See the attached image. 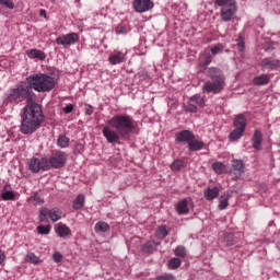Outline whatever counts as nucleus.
<instances>
[{"mask_svg":"<svg viewBox=\"0 0 280 280\" xmlns=\"http://www.w3.org/2000/svg\"><path fill=\"white\" fill-rule=\"evenodd\" d=\"M27 90L20 86L10 91L8 100L9 102H16L19 97L26 98V106L21 115L20 130L22 135H34L45 124V114L43 113V106L34 102L32 97H27Z\"/></svg>","mask_w":280,"mask_h":280,"instance_id":"f257e3e1","label":"nucleus"},{"mask_svg":"<svg viewBox=\"0 0 280 280\" xmlns=\"http://www.w3.org/2000/svg\"><path fill=\"white\" fill-rule=\"evenodd\" d=\"M103 128V137L107 143H120L121 137H128L135 130V121L129 115H116L107 120Z\"/></svg>","mask_w":280,"mask_h":280,"instance_id":"f03ea898","label":"nucleus"},{"mask_svg":"<svg viewBox=\"0 0 280 280\" xmlns=\"http://www.w3.org/2000/svg\"><path fill=\"white\" fill-rule=\"evenodd\" d=\"M69 155L65 151L56 150L47 158L42 159L32 158L28 162V170L33 174H38V172H49V170H62L67 165Z\"/></svg>","mask_w":280,"mask_h":280,"instance_id":"7ed1b4c3","label":"nucleus"},{"mask_svg":"<svg viewBox=\"0 0 280 280\" xmlns=\"http://www.w3.org/2000/svg\"><path fill=\"white\" fill-rule=\"evenodd\" d=\"M26 81L31 89L37 91V93H49V91H54L58 84L56 78L42 72L27 77Z\"/></svg>","mask_w":280,"mask_h":280,"instance_id":"20e7f679","label":"nucleus"},{"mask_svg":"<svg viewBox=\"0 0 280 280\" xmlns=\"http://www.w3.org/2000/svg\"><path fill=\"white\" fill-rule=\"evenodd\" d=\"M209 77L211 81L205 83L202 88L203 93H213L214 95L222 93L226 85L224 74L218 68L212 67L209 69Z\"/></svg>","mask_w":280,"mask_h":280,"instance_id":"39448f33","label":"nucleus"},{"mask_svg":"<svg viewBox=\"0 0 280 280\" xmlns=\"http://www.w3.org/2000/svg\"><path fill=\"white\" fill-rule=\"evenodd\" d=\"M176 143H187L189 152H200L205 148L202 140L196 139L191 130H182L175 135Z\"/></svg>","mask_w":280,"mask_h":280,"instance_id":"423d86ee","label":"nucleus"},{"mask_svg":"<svg viewBox=\"0 0 280 280\" xmlns=\"http://www.w3.org/2000/svg\"><path fill=\"white\" fill-rule=\"evenodd\" d=\"M214 4L222 8L220 12L221 21L229 23V21L235 19V14H237L235 0H214Z\"/></svg>","mask_w":280,"mask_h":280,"instance_id":"0eeeda50","label":"nucleus"},{"mask_svg":"<svg viewBox=\"0 0 280 280\" xmlns=\"http://www.w3.org/2000/svg\"><path fill=\"white\" fill-rule=\"evenodd\" d=\"M47 217L52 222H58L59 220H62V210L59 208H51L47 209L45 207L39 209V222H45L47 220Z\"/></svg>","mask_w":280,"mask_h":280,"instance_id":"6e6552de","label":"nucleus"},{"mask_svg":"<svg viewBox=\"0 0 280 280\" xmlns=\"http://www.w3.org/2000/svg\"><path fill=\"white\" fill-rule=\"evenodd\" d=\"M132 8L138 14H143L154 8V2L152 0H133Z\"/></svg>","mask_w":280,"mask_h":280,"instance_id":"1a4fd4ad","label":"nucleus"},{"mask_svg":"<svg viewBox=\"0 0 280 280\" xmlns=\"http://www.w3.org/2000/svg\"><path fill=\"white\" fill-rule=\"evenodd\" d=\"M78 40H80V35H78V33H69L56 38L57 45H62L63 47L74 45V43H78Z\"/></svg>","mask_w":280,"mask_h":280,"instance_id":"9d476101","label":"nucleus"},{"mask_svg":"<svg viewBox=\"0 0 280 280\" xmlns=\"http://www.w3.org/2000/svg\"><path fill=\"white\" fill-rule=\"evenodd\" d=\"M109 65H121L126 62V54L121 50H114L108 57Z\"/></svg>","mask_w":280,"mask_h":280,"instance_id":"9b49d317","label":"nucleus"},{"mask_svg":"<svg viewBox=\"0 0 280 280\" xmlns=\"http://www.w3.org/2000/svg\"><path fill=\"white\" fill-rule=\"evenodd\" d=\"M189 202H191V198H184L176 203L175 209L178 215H187L189 213Z\"/></svg>","mask_w":280,"mask_h":280,"instance_id":"f8f14e48","label":"nucleus"},{"mask_svg":"<svg viewBox=\"0 0 280 280\" xmlns=\"http://www.w3.org/2000/svg\"><path fill=\"white\" fill-rule=\"evenodd\" d=\"M55 233H57L58 237H71V228L60 222L56 225Z\"/></svg>","mask_w":280,"mask_h":280,"instance_id":"ddd939ff","label":"nucleus"},{"mask_svg":"<svg viewBox=\"0 0 280 280\" xmlns=\"http://www.w3.org/2000/svg\"><path fill=\"white\" fill-rule=\"evenodd\" d=\"M260 67H262V69H279L280 67V60L279 59H270V58H265L261 60L260 62Z\"/></svg>","mask_w":280,"mask_h":280,"instance_id":"4468645a","label":"nucleus"},{"mask_svg":"<svg viewBox=\"0 0 280 280\" xmlns=\"http://www.w3.org/2000/svg\"><path fill=\"white\" fill-rule=\"evenodd\" d=\"M264 141V135L261 133V130L256 129L254 131V136L252 138V143L254 150H261V143Z\"/></svg>","mask_w":280,"mask_h":280,"instance_id":"2eb2a0df","label":"nucleus"},{"mask_svg":"<svg viewBox=\"0 0 280 280\" xmlns=\"http://www.w3.org/2000/svg\"><path fill=\"white\" fill-rule=\"evenodd\" d=\"M233 126L234 128H238L240 130L246 131V126H247L246 116H244V114H237L236 116H234Z\"/></svg>","mask_w":280,"mask_h":280,"instance_id":"dca6fc26","label":"nucleus"},{"mask_svg":"<svg viewBox=\"0 0 280 280\" xmlns=\"http://www.w3.org/2000/svg\"><path fill=\"white\" fill-rule=\"evenodd\" d=\"M26 56L28 58H31L32 60L36 59L37 60H45L47 58V55L45 54V51L40 50V49H30L26 51Z\"/></svg>","mask_w":280,"mask_h":280,"instance_id":"f3484780","label":"nucleus"},{"mask_svg":"<svg viewBox=\"0 0 280 280\" xmlns=\"http://www.w3.org/2000/svg\"><path fill=\"white\" fill-rule=\"evenodd\" d=\"M205 198L206 200H215V198H218V196H220V188L218 186L211 188L208 187L205 191H203Z\"/></svg>","mask_w":280,"mask_h":280,"instance_id":"a211bd4d","label":"nucleus"},{"mask_svg":"<svg viewBox=\"0 0 280 280\" xmlns=\"http://www.w3.org/2000/svg\"><path fill=\"white\" fill-rule=\"evenodd\" d=\"M253 84L255 86H266V84H270V75L260 74L253 79Z\"/></svg>","mask_w":280,"mask_h":280,"instance_id":"6ab92c4d","label":"nucleus"},{"mask_svg":"<svg viewBox=\"0 0 280 280\" xmlns=\"http://www.w3.org/2000/svg\"><path fill=\"white\" fill-rule=\"evenodd\" d=\"M84 202H86V197L82 194H79L72 202V209H74L75 211L84 209Z\"/></svg>","mask_w":280,"mask_h":280,"instance_id":"aec40b11","label":"nucleus"},{"mask_svg":"<svg viewBox=\"0 0 280 280\" xmlns=\"http://www.w3.org/2000/svg\"><path fill=\"white\" fill-rule=\"evenodd\" d=\"M95 233H108L110 225L107 222L98 221L94 226Z\"/></svg>","mask_w":280,"mask_h":280,"instance_id":"412c9836","label":"nucleus"},{"mask_svg":"<svg viewBox=\"0 0 280 280\" xmlns=\"http://www.w3.org/2000/svg\"><path fill=\"white\" fill-rule=\"evenodd\" d=\"M24 261L26 264H34L35 266H38V264H42L43 260H40V257L36 256L34 253H30L25 256Z\"/></svg>","mask_w":280,"mask_h":280,"instance_id":"4be33fe9","label":"nucleus"},{"mask_svg":"<svg viewBox=\"0 0 280 280\" xmlns=\"http://www.w3.org/2000/svg\"><path fill=\"white\" fill-rule=\"evenodd\" d=\"M244 132H246L244 129L234 128V130L229 136V140L238 141V139H242V137H244Z\"/></svg>","mask_w":280,"mask_h":280,"instance_id":"5701e85b","label":"nucleus"},{"mask_svg":"<svg viewBox=\"0 0 280 280\" xmlns=\"http://www.w3.org/2000/svg\"><path fill=\"white\" fill-rule=\"evenodd\" d=\"M170 235V231L167 230V225H160L155 231V237H160V240H165Z\"/></svg>","mask_w":280,"mask_h":280,"instance_id":"b1692460","label":"nucleus"},{"mask_svg":"<svg viewBox=\"0 0 280 280\" xmlns=\"http://www.w3.org/2000/svg\"><path fill=\"white\" fill-rule=\"evenodd\" d=\"M183 261L179 258H171L167 262L168 270H178Z\"/></svg>","mask_w":280,"mask_h":280,"instance_id":"393cba45","label":"nucleus"},{"mask_svg":"<svg viewBox=\"0 0 280 280\" xmlns=\"http://www.w3.org/2000/svg\"><path fill=\"white\" fill-rule=\"evenodd\" d=\"M230 198H231V195H229V194H223L221 196L220 201H219L220 211H224V209H226V207H229Z\"/></svg>","mask_w":280,"mask_h":280,"instance_id":"a878e982","label":"nucleus"},{"mask_svg":"<svg viewBox=\"0 0 280 280\" xmlns=\"http://www.w3.org/2000/svg\"><path fill=\"white\" fill-rule=\"evenodd\" d=\"M189 100L190 102H194L195 104H197L199 108H205L206 106L205 97L200 96V94H195Z\"/></svg>","mask_w":280,"mask_h":280,"instance_id":"bb28decb","label":"nucleus"},{"mask_svg":"<svg viewBox=\"0 0 280 280\" xmlns=\"http://www.w3.org/2000/svg\"><path fill=\"white\" fill-rule=\"evenodd\" d=\"M183 167H185V161L180 159L173 161V163L171 164L172 172H180Z\"/></svg>","mask_w":280,"mask_h":280,"instance_id":"cd10ccee","label":"nucleus"},{"mask_svg":"<svg viewBox=\"0 0 280 280\" xmlns=\"http://www.w3.org/2000/svg\"><path fill=\"white\" fill-rule=\"evenodd\" d=\"M232 168L235 172H240L241 174H244V161H242V160H233L232 161Z\"/></svg>","mask_w":280,"mask_h":280,"instance_id":"c85d7f7f","label":"nucleus"},{"mask_svg":"<svg viewBox=\"0 0 280 280\" xmlns=\"http://www.w3.org/2000/svg\"><path fill=\"white\" fill-rule=\"evenodd\" d=\"M36 231L39 235H49V233H51V225L47 224V225H38L36 228Z\"/></svg>","mask_w":280,"mask_h":280,"instance_id":"c756f323","label":"nucleus"},{"mask_svg":"<svg viewBox=\"0 0 280 280\" xmlns=\"http://www.w3.org/2000/svg\"><path fill=\"white\" fill-rule=\"evenodd\" d=\"M174 254H175L176 257H180L182 259H184V257H187V249H185V246L178 245L174 249Z\"/></svg>","mask_w":280,"mask_h":280,"instance_id":"7c9ffc66","label":"nucleus"},{"mask_svg":"<svg viewBox=\"0 0 280 280\" xmlns=\"http://www.w3.org/2000/svg\"><path fill=\"white\" fill-rule=\"evenodd\" d=\"M156 246H159V243H156L154 241H149L144 244L143 250H144V253H152L154 250V248H156Z\"/></svg>","mask_w":280,"mask_h":280,"instance_id":"2f4dec72","label":"nucleus"},{"mask_svg":"<svg viewBox=\"0 0 280 280\" xmlns=\"http://www.w3.org/2000/svg\"><path fill=\"white\" fill-rule=\"evenodd\" d=\"M57 145L59 148H69V138H67V136H59Z\"/></svg>","mask_w":280,"mask_h":280,"instance_id":"473e14b6","label":"nucleus"},{"mask_svg":"<svg viewBox=\"0 0 280 280\" xmlns=\"http://www.w3.org/2000/svg\"><path fill=\"white\" fill-rule=\"evenodd\" d=\"M210 51L212 56H218V54H221V51H224V45L221 43L215 44L213 47L210 48Z\"/></svg>","mask_w":280,"mask_h":280,"instance_id":"72a5a7b5","label":"nucleus"},{"mask_svg":"<svg viewBox=\"0 0 280 280\" xmlns=\"http://www.w3.org/2000/svg\"><path fill=\"white\" fill-rule=\"evenodd\" d=\"M1 199L2 200H16V195L14 191L7 190L4 192H1Z\"/></svg>","mask_w":280,"mask_h":280,"instance_id":"f704fd0d","label":"nucleus"},{"mask_svg":"<svg viewBox=\"0 0 280 280\" xmlns=\"http://www.w3.org/2000/svg\"><path fill=\"white\" fill-rule=\"evenodd\" d=\"M212 170L215 174H223L224 173V164L222 162H214L212 164Z\"/></svg>","mask_w":280,"mask_h":280,"instance_id":"c9c22d12","label":"nucleus"},{"mask_svg":"<svg viewBox=\"0 0 280 280\" xmlns=\"http://www.w3.org/2000/svg\"><path fill=\"white\" fill-rule=\"evenodd\" d=\"M0 5H3V8H8V10H14L13 0H0Z\"/></svg>","mask_w":280,"mask_h":280,"instance_id":"e433bc0d","label":"nucleus"},{"mask_svg":"<svg viewBox=\"0 0 280 280\" xmlns=\"http://www.w3.org/2000/svg\"><path fill=\"white\" fill-rule=\"evenodd\" d=\"M52 259H54L55 264H60V262H62V259H65V257L62 256V254H60V252H56L52 255Z\"/></svg>","mask_w":280,"mask_h":280,"instance_id":"4c0bfd02","label":"nucleus"},{"mask_svg":"<svg viewBox=\"0 0 280 280\" xmlns=\"http://www.w3.org/2000/svg\"><path fill=\"white\" fill-rule=\"evenodd\" d=\"M155 280H176V277L172 273H167L164 276H158Z\"/></svg>","mask_w":280,"mask_h":280,"instance_id":"58836bf2","label":"nucleus"},{"mask_svg":"<svg viewBox=\"0 0 280 280\" xmlns=\"http://www.w3.org/2000/svg\"><path fill=\"white\" fill-rule=\"evenodd\" d=\"M185 113H198V107L190 103L185 107Z\"/></svg>","mask_w":280,"mask_h":280,"instance_id":"ea45409f","label":"nucleus"},{"mask_svg":"<svg viewBox=\"0 0 280 280\" xmlns=\"http://www.w3.org/2000/svg\"><path fill=\"white\" fill-rule=\"evenodd\" d=\"M115 31L116 34H128V28L124 25H118Z\"/></svg>","mask_w":280,"mask_h":280,"instance_id":"a19ab883","label":"nucleus"},{"mask_svg":"<svg viewBox=\"0 0 280 280\" xmlns=\"http://www.w3.org/2000/svg\"><path fill=\"white\" fill-rule=\"evenodd\" d=\"M33 200H34L35 205H45V200L43 198H40V196H38V195H35L33 197Z\"/></svg>","mask_w":280,"mask_h":280,"instance_id":"79ce46f5","label":"nucleus"},{"mask_svg":"<svg viewBox=\"0 0 280 280\" xmlns=\"http://www.w3.org/2000/svg\"><path fill=\"white\" fill-rule=\"evenodd\" d=\"M212 61H213V57H211V55H206L203 67H209V63L212 62Z\"/></svg>","mask_w":280,"mask_h":280,"instance_id":"37998d69","label":"nucleus"},{"mask_svg":"<svg viewBox=\"0 0 280 280\" xmlns=\"http://www.w3.org/2000/svg\"><path fill=\"white\" fill-rule=\"evenodd\" d=\"M237 47L241 49V51H244V37L240 36L237 38Z\"/></svg>","mask_w":280,"mask_h":280,"instance_id":"c03bdc74","label":"nucleus"},{"mask_svg":"<svg viewBox=\"0 0 280 280\" xmlns=\"http://www.w3.org/2000/svg\"><path fill=\"white\" fill-rule=\"evenodd\" d=\"M63 113H66V115H69V113H73V104H69L63 108Z\"/></svg>","mask_w":280,"mask_h":280,"instance_id":"a18cd8bd","label":"nucleus"},{"mask_svg":"<svg viewBox=\"0 0 280 280\" xmlns=\"http://www.w3.org/2000/svg\"><path fill=\"white\" fill-rule=\"evenodd\" d=\"M3 261H5V253L0 250V266H1V264H3Z\"/></svg>","mask_w":280,"mask_h":280,"instance_id":"49530a36","label":"nucleus"},{"mask_svg":"<svg viewBox=\"0 0 280 280\" xmlns=\"http://www.w3.org/2000/svg\"><path fill=\"white\" fill-rule=\"evenodd\" d=\"M85 115H93V106H89V107L85 109Z\"/></svg>","mask_w":280,"mask_h":280,"instance_id":"de8ad7c7","label":"nucleus"},{"mask_svg":"<svg viewBox=\"0 0 280 280\" xmlns=\"http://www.w3.org/2000/svg\"><path fill=\"white\" fill-rule=\"evenodd\" d=\"M39 16H44V19H47V11H45V9H42L39 11Z\"/></svg>","mask_w":280,"mask_h":280,"instance_id":"09e8293b","label":"nucleus"}]
</instances>
